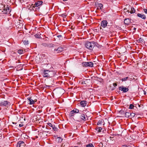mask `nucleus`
Masks as SVG:
<instances>
[{"label": "nucleus", "mask_w": 147, "mask_h": 147, "mask_svg": "<svg viewBox=\"0 0 147 147\" xmlns=\"http://www.w3.org/2000/svg\"><path fill=\"white\" fill-rule=\"evenodd\" d=\"M55 73L54 71L45 69L43 71L42 75L44 77L51 78L54 76Z\"/></svg>", "instance_id": "f257e3e1"}, {"label": "nucleus", "mask_w": 147, "mask_h": 147, "mask_svg": "<svg viewBox=\"0 0 147 147\" xmlns=\"http://www.w3.org/2000/svg\"><path fill=\"white\" fill-rule=\"evenodd\" d=\"M96 43L94 42H87L86 43V47L88 49L92 50L94 47L96 45Z\"/></svg>", "instance_id": "f03ea898"}, {"label": "nucleus", "mask_w": 147, "mask_h": 147, "mask_svg": "<svg viewBox=\"0 0 147 147\" xmlns=\"http://www.w3.org/2000/svg\"><path fill=\"white\" fill-rule=\"evenodd\" d=\"M9 6L7 5H4L3 7L2 8V9H0V10H2V12H3V13L9 14L11 11L10 9L9 8Z\"/></svg>", "instance_id": "7ed1b4c3"}, {"label": "nucleus", "mask_w": 147, "mask_h": 147, "mask_svg": "<svg viewBox=\"0 0 147 147\" xmlns=\"http://www.w3.org/2000/svg\"><path fill=\"white\" fill-rule=\"evenodd\" d=\"M80 114L79 115V117L78 118V121H85L87 120L88 118L87 116H86L84 114H81L80 113H79Z\"/></svg>", "instance_id": "20e7f679"}, {"label": "nucleus", "mask_w": 147, "mask_h": 147, "mask_svg": "<svg viewBox=\"0 0 147 147\" xmlns=\"http://www.w3.org/2000/svg\"><path fill=\"white\" fill-rule=\"evenodd\" d=\"M10 105V103L7 101H3L0 102V106L5 107L8 108Z\"/></svg>", "instance_id": "39448f33"}, {"label": "nucleus", "mask_w": 147, "mask_h": 147, "mask_svg": "<svg viewBox=\"0 0 147 147\" xmlns=\"http://www.w3.org/2000/svg\"><path fill=\"white\" fill-rule=\"evenodd\" d=\"M82 65L83 67H93V64L92 62H85L82 63Z\"/></svg>", "instance_id": "423d86ee"}, {"label": "nucleus", "mask_w": 147, "mask_h": 147, "mask_svg": "<svg viewBox=\"0 0 147 147\" xmlns=\"http://www.w3.org/2000/svg\"><path fill=\"white\" fill-rule=\"evenodd\" d=\"M79 112V110L76 109H75L70 111L69 115V116L70 117H72L74 116L75 113H78Z\"/></svg>", "instance_id": "0eeeda50"}, {"label": "nucleus", "mask_w": 147, "mask_h": 147, "mask_svg": "<svg viewBox=\"0 0 147 147\" xmlns=\"http://www.w3.org/2000/svg\"><path fill=\"white\" fill-rule=\"evenodd\" d=\"M119 90H121L123 91L124 92H127L129 90L128 88H127L123 86L119 87Z\"/></svg>", "instance_id": "6e6552de"}, {"label": "nucleus", "mask_w": 147, "mask_h": 147, "mask_svg": "<svg viewBox=\"0 0 147 147\" xmlns=\"http://www.w3.org/2000/svg\"><path fill=\"white\" fill-rule=\"evenodd\" d=\"M63 50V49L61 47H59L57 49H55L54 50L55 53H59V52H62Z\"/></svg>", "instance_id": "1a4fd4ad"}, {"label": "nucleus", "mask_w": 147, "mask_h": 147, "mask_svg": "<svg viewBox=\"0 0 147 147\" xmlns=\"http://www.w3.org/2000/svg\"><path fill=\"white\" fill-rule=\"evenodd\" d=\"M107 24V22L106 20H104L101 23V26L103 28H105L106 27Z\"/></svg>", "instance_id": "9d476101"}, {"label": "nucleus", "mask_w": 147, "mask_h": 147, "mask_svg": "<svg viewBox=\"0 0 147 147\" xmlns=\"http://www.w3.org/2000/svg\"><path fill=\"white\" fill-rule=\"evenodd\" d=\"M87 103V102L85 100H83L81 101L80 104L82 107H85Z\"/></svg>", "instance_id": "9b49d317"}, {"label": "nucleus", "mask_w": 147, "mask_h": 147, "mask_svg": "<svg viewBox=\"0 0 147 147\" xmlns=\"http://www.w3.org/2000/svg\"><path fill=\"white\" fill-rule=\"evenodd\" d=\"M137 16H138L144 20H145L146 19V16L145 15L143 14L138 13L137 14Z\"/></svg>", "instance_id": "f8f14e48"}, {"label": "nucleus", "mask_w": 147, "mask_h": 147, "mask_svg": "<svg viewBox=\"0 0 147 147\" xmlns=\"http://www.w3.org/2000/svg\"><path fill=\"white\" fill-rule=\"evenodd\" d=\"M125 24L129 25L130 23V20L129 18H125L124 20Z\"/></svg>", "instance_id": "ddd939ff"}, {"label": "nucleus", "mask_w": 147, "mask_h": 147, "mask_svg": "<svg viewBox=\"0 0 147 147\" xmlns=\"http://www.w3.org/2000/svg\"><path fill=\"white\" fill-rule=\"evenodd\" d=\"M29 101V104L32 105L35 103L34 101L31 98V97H28V98Z\"/></svg>", "instance_id": "4468645a"}, {"label": "nucleus", "mask_w": 147, "mask_h": 147, "mask_svg": "<svg viewBox=\"0 0 147 147\" xmlns=\"http://www.w3.org/2000/svg\"><path fill=\"white\" fill-rule=\"evenodd\" d=\"M43 2L42 1H38L36 2L34 5L36 7H38L42 4Z\"/></svg>", "instance_id": "2eb2a0df"}, {"label": "nucleus", "mask_w": 147, "mask_h": 147, "mask_svg": "<svg viewBox=\"0 0 147 147\" xmlns=\"http://www.w3.org/2000/svg\"><path fill=\"white\" fill-rule=\"evenodd\" d=\"M103 122L104 121L103 120H100L97 123V124L98 126H99V125H102V124H103Z\"/></svg>", "instance_id": "dca6fc26"}, {"label": "nucleus", "mask_w": 147, "mask_h": 147, "mask_svg": "<svg viewBox=\"0 0 147 147\" xmlns=\"http://www.w3.org/2000/svg\"><path fill=\"white\" fill-rule=\"evenodd\" d=\"M131 114V113L126 112L125 113V117H127V118H130V116Z\"/></svg>", "instance_id": "f3484780"}, {"label": "nucleus", "mask_w": 147, "mask_h": 147, "mask_svg": "<svg viewBox=\"0 0 147 147\" xmlns=\"http://www.w3.org/2000/svg\"><path fill=\"white\" fill-rule=\"evenodd\" d=\"M102 128L101 127H98L96 129V130L99 132L101 131V130H102Z\"/></svg>", "instance_id": "a211bd4d"}, {"label": "nucleus", "mask_w": 147, "mask_h": 147, "mask_svg": "<svg viewBox=\"0 0 147 147\" xmlns=\"http://www.w3.org/2000/svg\"><path fill=\"white\" fill-rule=\"evenodd\" d=\"M103 5L101 3H99L98 5V7L97 9H99V8L100 9H102L103 8Z\"/></svg>", "instance_id": "6ab92c4d"}, {"label": "nucleus", "mask_w": 147, "mask_h": 147, "mask_svg": "<svg viewBox=\"0 0 147 147\" xmlns=\"http://www.w3.org/2000/svg\"><path fill=\"white\" fill-rule=\"evenodd\" d=\"M20 144V146L24 147L25 145L24 143L22 141H19Z\"/></svg>", "instance_id": "aec40b11"}, {"label": "nucleus", "mask_w": 147, "mask_h": 147, "mask_svg": "<svg viewBox=\"0 0 147 147\" xmlns=\"http://www.w3.org/2000/svg\"><path fill=\"white\" fill-rule=\"evenodd\" d=\"M135 12V10L134 8L131 7V10L130 11V13H134Z\"/></svg>", "instance_id": "412c9836"}, {"label": "nucleus", "mask_w": 147, "mask_h": 147, "mask_svg": "<svg viewBox=\"0 0 147 147\" xmlns=\"http://www.w3.org/2000/svg\"><path fill=\"white\" fill-rule=\"evenodd\" d=\"M57 139L58 142L59 143H61L63 140L60 137H57Z\"/></svg>", "instance_id": "4be33fe9"}, {"label": "nucleus", "mask_w": 147, "mask_h": 147, "mask_svg": "<svg viewBox=\"0 0 147 147\" xmlns=\"http://www.w3.org/2000/svg\"><path fill=\"white\" fill-rule=\"evenodd\" d=\"M128 79V77H127L122 78L121 79V81H122V82H123V81H125L127 80Z\"/></svg>", "instance_id": "5701e85b"}, {"label": "nucleus", "mask_w": 147, "mask_h": 147, "mask_svg": "<svg viewBox=\"0 0 147 147\" xmlns=\"http://www.w3.org/2000/svg\"><path fill=\"white\" fill-rule=\"evenodd\" d=\"M48 47H49V48L54 47L55 46V45L52 44H48Z\"/></svg>", "instance_id": "b1692460"}, {"label": "nucleus", "mask_w": 147, "mask_h": 147, "mask_svg": "<svg viewBox=\"0 0 147 147\" xmlns=\"http://www.w3.org/2000/svg\"><path fill=\"white\" fill-rule=\"evenodd\" d=\"M18 52L20 54H22L24 53V50L22 49L19 50L18 51Z\"/></svg>", "instance_id": "393cba45"}, {"label": "nucleus", "mask_w": 147, "mask_h": 147, "mask_svg": "<svg viewBox=\"0 0 147 147\" xmlns=\"http://www.w3.org/2000/svg\"><path fill=\"white\" fill-rule=\"evenodd\" d=\"M128 80L130 81H131L132 80H134L135 79L134 78L133 76H128Z\"/></svg>", "instance_id": "a878e982"}, {"label": "nucleus", "mask_w": 147, "mask_h": 147, "mask_svg": "<svg viewBox=\"0 0 147 147\" xmlns=\"http://www.w3.org/2000/svg\"><path fill=\"white\" fill-rule=\"evenodd\" d=\"M86 147H94L92 144H88L86 146Z\"/></svg>", "instance_id": "bb28decb"}, {"label": "nucleus", "mask_w": 147, "mask_h": 147, "mask_svg": "<svg viewBox=\"0 0 147 147\" xmlns=\"http://www.w3.org/2000/svg\"><path fill=\"white\" fill-rule=\"evenodd\" d=\"M134 107V105L131 104L129 106V109H133Z\"/></svg>", "instance_id": "cd10ccee"}, {"label": "nucleus", "mask_w": 147, "mask_h": 147, "mask_svg": "<svg viewBox=\"0 0 147 147\" xmlns=\"http://www.w3.org/2000/svg\"><path fill=\"white\" fill-rule=\"evenodd\" d=\"M131 114L130 116V118L134 117L135 115V114L134 113H131Z\"/></svg>", "instance_id": "c85d7f7f"}, {"label": "nucleus", "mask_w": 147, "mask_h": 147, "mask_svg": "<svg viewBox=\"0 0 147 147\" xmlns=\"http://www.w3.org/2000/svg\"><path fill=\"white\" fill-rule=\"evenodd\" d=\"M139 40L140 42H143L144 40L142 38H139Z\"/></svg>", "instance_id": "c756f323"}, {"label": "nucleus", "mask_w": 147, "mask_h": 147, "mask_svg": "<svg viewBox=\"0 0 147 147\" xmlns=\"http://www.w3.org/2000/svg\"><path fill=\"white\" fill-rule=\"evenodd\" d=\"M52 129H53L54 130V131H56L57 130V128L55 126H53V127H52Z\"/></svg>", "instance_id": "7c9ffc66"}, {"label": "nucleus", "mask_w": 147, "mask_h": 147, "mask_svg": "<svg viewBox=\"0 0 147 147\" xmlns=\"http://www.w3.org/2000/svg\"><path fill=\"white\" fill-rule=\"evenodd\" d=\"M24 44L25 45H27L28 43V41H26V40H25L24 42Z\"/></svg>", "instance_id": "2f4dec72"}, {"label": "nucleus", "mask_w": 147, "mask_h": 147, "mask_svg": "<svg viewBox=\"0 0 147 147\" xmlns=\"http://www.w3.org/2000/svg\"><path fill=\"white\" fill-rule=\"evenodd\" d=\"M17 147H21L20 145V144L19 142H18L16 146Z\"/></svg>", "instance_id": "473e14b6"}, {"label": "nucleus", "mask_w": 147, "mask_h": 147, "mask_svg": "<svg viewBox=\"0 0 147 147\" xmlns=\"http://www.w3.org/2000/svg\"><path fill=\"white\" fill-rule=\"evenodd\" d=\"M43 45L45 47H48V44L46 43H44L43 44Z\"/></svg>", "instance_id": "72a5a7b5"}, {"label": "nucleus", "mask_w": 147, "mask_h": 147, "mask_svg": "<svg viewBox=\"0 0 147 147\" xmlns=\"http://www.w3.org/2000/svg\"><path fill=\"white\" fill-rule=\"evenodd\" d=\"M48 125L50 126L51 127H53V125H52V124L51 123H48Z\"/></svg>", "instance_id": "f704fd0d"}, {"label": "nucleus", "mask_w": 147, "mask_h": 147, "mask_svg": "<svg viewBox=\"0 0 147 147\" xmlns=\"http://www.w3.org/2000/svg\"><path fill=\"white\" fill-rule=\"evenodd\" d=\"M144 12L146 13H147V9H143Z\"/></svg>", "instance_id": "c9c22d12"}, {"label": "nucleus", "mask_w": 147, "mask_h": 147, "mask_svg": "<svg viewBox=\"0 0 147 147\" xmlns=\"http://www.w3.org/2000/svg\"><path fill=\"white\" fill-rule=\"evenodd\" d=\"M61 16L64 18H65L66 16V15L64 14H62Z\"/></svg>", "instance_id": "e433bc0d"}, {"label": "nucleus", "mask_w": 147, "mask_h": 147, "mask_svg": "<svg viewBox=\"0 0 147 147\" xmlns=\"http://www.w3.org/2000/svg\"><path fill=\"white\" fill-rule=\"evenodd\" d=\"M57 37L58 38H62V35H58L57 36Z\"/></svg>", "instance_id": "4c0bfd02"}, {"label": "nucleus", "mask_w": 147, "mask_h": 147, "mask_svg": "<svg viewBox=\"0 0 147 147\" xmlns=\"http://www.w3.org/2000/svg\"><path fill=\"white\" fill-rule=\"evenodd\" d=\"M117 85V83H113V85L115 86H116Z\"/></svg>", "instance_id": "58836bf2"}, {"label": "nucleus", "mask_w": 147, "mask_h": 147, "mask_svg": "<svg viewBox=\"0 0 147 147\" xmlns=\"http://www.w3.org/2000/svg\"><path fill=\"white\" fill-rule=\"evenodd\" d=\"M99 145L101 146H103V144L102 143H100L99 144Z\"/></svg>", "instance_id": "ea45409f"}, {"label": "nucleus", "mask_w": 147, "mask_h": 147, "mask_svg": "<svg viewBox=\"0 0 147 147\" xmlns=\"http://www.w3.org/2000/svg\"><path fill=\"white\" fill-rule=\"evenodd\" d=\"M54 138H55V139H57V137H58V136L56 135H55L54 136Z\"/></svg>", "instance_id": "a19ab883"}, {"label": "nucleus", "mask_w": 147, "mask_h": 147, "mask_svg": "<svg viewBox=\"0 0 147 147\" xmlns=\"http://www.w3.org/2000/svg\"><path fill=\"white\" fill-rule=\"evenodd\" d=\"M35 36L36 37H37L38 38H39V36L38 35L36 34V35H35Z\"/></svg>", "instance_id": "79ce46f5"}, {"label": "nucleus", "mask_w": 147, "mask_h": 147, "mask_svg": "<svg viewBox=\"0 0 147 147\" xmlns=\"http://www.w3.org/2000/svg\"><path fill=\"white\" fill-rule=\"evenodd\" d=\"M143 91H144V94L145 95L146 94V91H144V90H143Z\"/></svg>", "instance_id": "37998d69"}, {"label": "nucleus", "mask_w": 147, "mask_h": 147, "mask_svg": "<svg viewBox=\"0 0 147 147\" xmlns=\"http://www.w3.org/2000/svg\"><path fill=\"white\" fill-rule=\"evenodd\" d=\"M19 126L20 127H22V125H21V124H19Z\"/></svg>", "instance_id": "c03bdc74"}, {"label": "nucleus", "mask_w": 147, "mask_h": 147, "mask_svg": "<svg viewBox=\"0 0 147 147\" xmlns=\"http://www.w3.org/2000/svg\"><path fill=\"white\" fill-rule=\"evenodd\" d=\"M126 11L127 12H129V10H127Z\"/></svg>", "instance_id": "a18cd8bd"}, {"label": "nucleus", "mask_w": 147, "mask_h": 147, "mask_svg": "<svg viewBox=\"0 0 147 147\" xmlns=\"http://www.w3.org/2000/svg\"><path fill=\"white\" fill-rule=\"evenodd\" d=\"M64 1H67V0H63Z\"/></svg>", "instance_id": "49530a36"}, {"label": "nucleus", "mask_w": 147, "mask_h": 147, "mask_svg": "<svg viewBox=\"0 0 147 147\" xmlns=\"http://www.w3.org/2000/svg\"><path fill=\"white\" fill-rule=\"evenodd\" d=\"M141 1H143V0H141Z\"/></svg>", "instance_id": "de8ad7c7"}, {"label": "nucleus", "mask_w": 147, "mask_h": 147, "mask_svg": "<svg viewBox=\"0 0 147 147\" xmlns=\"http://www.w3.org/2000/svg\"><path fill=\"white\" fill-rule=\"evenodd\" d=\"M0 147H1L0 146Z\"/></svg>", "instance_id": "09e8293b"}, {"label": "nucleus", "mask_w": 147, "mask_h": 147, "mask_svg": "<svg viewBox=\"0 0 147 147\" xmlns=\"http://www.w3.org/2000/svg\"><path fill=\"white\" fill-rule=\"evenodd\" d=\"M1 135V134H0Z\"/></svg>", "instance_id": "8fccbe9b"}]
</instances>
